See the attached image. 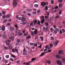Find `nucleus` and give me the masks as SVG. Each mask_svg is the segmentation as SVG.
<instances>
[{"label": "nucleus", "instance_id": "f257e3e1", "mask_svg": "<svg viewBox=\"0 0 65 65\" xmlns=\"http://www.w3.org/2000/svg\"><path fill=\"white\" fill-rule=\"evenodd\" d=\"M13 5L14 7H15L17 5V2L16 0H14L13 2Z\"/></svg>", "mask_w": 65, "mask_h": 65}, {"label": "nucleus", "instance_id": "f03ea898", "mask_svg": "<svg viewBox=\"0 0 65 65\" xmlns=\"http://www.w3.org/2000/svg\"><path fill=\"white\" fill-rule=\"evenodd\" d=\"M12 51L13 53H15V52L17 53H19L18 50L17 49V48H15V49H12Z\"/></svg>", "mask_w": 65, "mask_h": 65}, {"label": "nucleus", "instance_id": "7ed1b4c3", "mask_svg": "<svg viewBox=\"0 0 65 65\" xmlns=\"http://www.w3.org/2000/svg\"><path fill=\"white\" fill-rule=\"evenodd\" d=\"M5 26H3L2 27L0 26V30H2V31H5Z\"/></svg>", "mask_w": 65, "mask_h": 65}, {"label": "nucleus", "instance_id": "20e7f679", "mask_svg": "<svg viewBox=\"0 0 65 65\" xmlns=\"http://www.w3.org/2000/svg\"><path fill=\"white\" fill-rule=\"evenodd\" d=\"M57 63L58 64L60 65H62V61L60 60H58L57 62Z\"/></svg>", "mask_w": 65, "mask_h": 65}, {"label": "nucleus", "instance_id": "39448f33", "mask_svg": "<svg viewBox=\"0 0 65 65\" xmlns=\"http://www.w3.org/2000/svg\"><path fill=\"white\" fill-rule=\"evenodd\" d=\"M56 57L57 59H61V56L59 55H56Z\"/></svg>", "mask_w": 65, "mask_h": 65}, {"label": "nucleus", "instance_id": "423d86ee", "mask_svg": "<svg viewBox=\"0 0 65 65\" xmlns=\"http://www.w3.org/2000/svg\"><path fill=\"white\" fill-rule=\"evenodd\" d=\"M41 6H45L46 5V3L45 2H42L41 3Z\"/></svg>", "mask_w": 65, "mask_h": 65}, {"label": "nucleus", "instance_id": "0eeeda50", "mask_svg": "<svg viewBox=\"0 0 65 65\" xmlns=\"http://www.w3.org/2000/svg\"><path fill=\"white\" fill-rule=\"evenodd\" d=\"M33 21L34 24H36L37 23V20L36 19H34L33 20Z\"/></svg>", "mask_w": 65, "mask_h": 65}, {"label": "nucleus", "instance_id": "6e6552de", "mask_svg": "<svg viewBox=\"0 0 65 65\" xmlns=\"http://www.w3.org/2000/svg\"><path fill=\"white\" fill-rule=\"evenodd\" d=\"M10 42V40H8L6 42V44L7 45H9L10 44L9 43V42Z\"/></svg>", "mask_w": 65, "mask_h": 65}, {"label": "nucleus", "instance_id": "1a4fd4ad", "mask_svg": "<svg viewBox=\"0 0 65 65\" xmlns=\"http://www.w3.org/2000/svg\"><path fill=\"white\" fill-rule=\"evenodd\" d=\"M47 29H48L47 27H46V28L45 27H43V31H46L47 30Z\"/></svg>", "mask_w": 65, "mask_h": 65}, {"label": "nucleus", "instance_id": "9d476101", "mask_svg": "<svg viewBox=\"0 0 65 65\" xmlns=\"http://www.w3.org/2000/svg\"><path fill=\"white\" fill-rule=\"evenodd\" d=\"M20 32V31L19 29L18 28L16 29V33L17 34H18Z\"/></svg>", "mask_w": 65, "mask_h": 65}, {"label": "nucleus", "instance_id": "9b49d317", "mask_svg": "<svg viewBox=\"0 0 65 65\" xmlns=\"http://www.w3.org/2000/svg\"><path fill=\"white\" fill-rule=\"evenodd\" d=\"M63 53V51L62 50L60 51L58 53L59 55H61V54H62Z\"/></svg>", "mask_w": 65, "mask_h": 65}, {"label": "nucleus", "instance_id": "f8f14e48", "mask_svg": "<svg viewBox=\"0 0 65 65\" xmlns=\"http://www.w3.org/2000/svg\"><path fill=\"white\" fill-rule=\"evenodd\" d=\"M45 53H46V52H44L42 53L41 55L40 56V57H41V56H44V54H45Z\"/></svg>", "mask_w": 65, "mask_h": 65}, {"label": "nucleus", "instance_id": "ddd939ff", "mask_svg": "<svg viewBox=\"0 0 65 65\" xmlns=\"http://www.w3.org/2000/svg\"><path fill=\"white\" fill-rule=\"evenodd\" d=\"M31 38V37L30 36H28L26 37V39H30Z\"/></svg>", "mask_w": 65, "mask_h": 65}, {"label": "nucleus", "instance_id": "4468645a", "mask_svg": "<svg viewBox=\"0 0 65 65\" xmlns=\"http://www.w3.org/2000/svg\"><path fill=\"white\" fill-rule=\"evenodd\" d=\"M14 30V27H11L10 28V30L12 31H13Z\"/></svg>", "mask_w": 65, "mask_h": 65}, {"label": "nucleus", "instance_id": "2eb2a0df", "mask_svg": "<svg viewBox=\"0 0 65 65\" xmlns=\"http://www.w3.org/2000/svg\"><path fill=\"white\" fill-rule=\"evenodd\" d=\"M23 54L24 55H27V52L25 51L23 53Z\"/></svg>", "mask_w": 65, "mask_h": 65}, {"label": "nucleus", "instance_id": "dca6fc26", "mask_svg": "<svg viewBox=\"0 0 65 65\" xmlns=\"http://www.w3.org/2000/svg\"><path fill=\"white\" fill-rule=\"evenodd\" d=\"M11 15L10 14H9L7 15L6 16V18H9L10 17Z\"/></svg>", "mask_w": 65, "mask_h": 65}, {"label": "nucleus", "instance_id": "f3484780", "mask_svg": "<svg viewBox=\"0 0 65 65\" xmlns=\"http://www.w3.org/2000/svg\"><path fill=\"white\" fill-rule=\"evenodd\" d=\"M3 38L4 39H5L6 38V35H4L3 36Z\"/></svg>", "mask_w": 65, "mask_h": 65}, {"label": "nucleus", "instance_id": "a211bd4d", "mask_svg": "<svg viewBox=\"0 0 65 65\" xmlns=\"http://www.w3.org/2000/svg\"><path fill=\"white\" fill-rule=\"evenodd\" d=\"M47 63H48V64H50L51 63V62L50 61L48 60H47Z\"/></svg>", "mask_w": 65, "mask_h": 65}, {"label": "nucleus", "instance_id": "6ab92c4d", "mask_svg": "<svg viewBox=\"0 0 65 65\" xmlns=\"http://www.w3.org/2000/svg\"><path fill=\"white\" fill-rule=\"evenodd\" d=\"M54 44H55L54 45V46H57V44H58V43H55V42H53Z\"/></svg>", "mask_w": 65, "mask_h": 65}, {"label": "nucleus", "instance_id": "aec40b11", "mask_svg": "<svg viewBox=\"0 0 65 65\" xmlns=\"http://www.w3.org/2000/svg\"><path fill=\"white\" fill-rule=\"evenodd\" d=\"M27 11L28 12H31V9H27Z\"/></svg>", "mask_w": 65, "mask_h": 65}, {"label": "nucleus", "instance_id": "412c9836", "mask_svg": "<svg viewBox=\"0 0 65 65\" xmlns=\"http://www.w3.org/2000/svg\"><path fill=\"white\" fill-rule=\"evenodd\" d=\"M22 22H24L25 21V18L24 17L22 18Z\"/></svg>", "mask_w": 65, "mask_h": 65}, {"label": "nucleus", "instance_id": "4be33fe9", "mask_svg": "<svg viewBox=\"0 0 65 65\" xmlns=\"http://www.w3.org/2000/svg\"><path fill=\"white\" fill-rule=\"evenodd\" d=\"M14 37H10L9 39L11 40H12L13 39Z\"/></svg>", "mask_w": 65, "mask_h": 65}, {"label": "nucleus", "instance_id": "5701e85b", "mask_svg": "<svg viewBox=\"0 0 65 65\" xmlns=\"http://www.w3.org/2000/svg\"><path fill=\"white\" fill-rule=\"evenodd\" d=\"M37 29L35 30V31H34V33L35 34H37Z\"/></svg>", "mask_w": 65, "mask_h": 65}, {"label": "nucleus", "instance_id": "b1692460", "mask_svg": "<svg viewBox=\"0 0 65 65\" xmlns=\"http://www.w3.org/2000/svg\"><path fill=\"white\" fill-rule=\"evenodd\" d=\"M37 24L38 25H40V21H38Z\"/></svg>", "mask_w": 65, "mask_h": 65}, {"label": "nucleus", "instance_id": "393cba45", "mask_svg": "<svg viewBox=\"0 0 65 65\" xmlns=\"http://www.w3.org/2000/svg\"><path fill=\"white\" fill-rule=\"evenodd\" d=\"M45 9L46 10H48V8L47 7V6H46L45 7Z\"/></svg>", "mask_w": 65, "mask_h": 65}, {"label": "nucleus", "instance_id": "a878e982", "mask_svg": "<svg viewBox=\"0 0 65 65\" xmlns=\"http://www.w3.org/2000/svg\"><path fill=\"white\" fill-rule=\"evenodd\" d=\"M40 39H41V41H43V38L42 37H40Z\"/></svg>", "mask_w": 65, "mask_h": 65}, {"label": "nucleus", "instance_id": "bb28decb", "mask_svg": "<svg viewBox=\"0 0 65 65\" xmlns=\"http://www.w3.org/2000/svg\"><path fill=\"white\" fill-rule=\"evenodd\" d=\"M62 61L63 63H65V58H63L62 59Z\"/></svg>", "mask_w": 65, "mask_h": 65}, {"label": "nucleus", "instance_id": "cd10ccee", "mask_svg": "<svg viewBox=\"0 0 65 65\" xmlns=\"http://www.w3.org/2000/svg\"><path fill=\"white\" fill-rule=\"evenodd\" d=\"M6 57L7 59H8L9 57V55H7L6 56Z\"/></svg>", "mask_w": 65, "mask_h": 65}, {"label": "nucleus", "instance_id": "c85d7f7f", "mask_svg": "<svg viewBox=\"0 0 65 65\" xmlns=\"http://www.w3.org/2000/svg\"><path fill=\"white\" fill-rule=\"evenodd\" d=\"M44 21H45V20H42V21H41V24H43Z\"/></svg>", "mask_w": 65, "mask_h": 65}, {"label": "nucleus", "instance_id": "c756f323", "mask_svg": "<svg viewBox=\"0 0 65 65\" xmlns=\"http://www.w3.org/2000/svg\"><path fill=\"white\" fill-rule=\"evenodd\" d=\"M36 58H33L32 59L31 61H35V60H36Z\"/></svg>", "mask_w": 65, "mask_h": 65}, {"label": "nucleus", "instance_id": "7c9ffc66", "mask_svg": "<svg viewBox=\"0 0 65 65\" xmlns=\"http://www.w3.org/2000/svg\"><path fill=\"white\" fill-rule=\"evenodd\" d=\"M34 6L35 7H38V5L36 4Z\"/></svg>", "mask_w": 65, "mask_h": 65}, {"label": "nucleus", "instance_id": "2f4dec72", "mask_svg": "<svg viewBox=\"0 0 65 65\" xmlns=\"http://www.w3.org/2000/svg\"><path fill=\"white\" fill-rule=\"evenodd\" d=\"M30 44L31 46H33L34 45V44L32 43H30Z\"/></svg>", "mask_w": 65, "mask_h": 65}, {"label": "nucleus", "instance_id": "473e14b6", "mask_svg": "<svg viewBox=\"0 0 65 65\" xmlns=\"http://www.w3.org/2000/svg\"><path fill=\"white\" fill-rule=\"evenodd\" d=\"M2 13L3 14H5V13H6V12L5 11H2Z\"/></svg>", "mask_w": 65, "mask_h": 65}, {"label": "nucleus", "instance_id": "72a5a7b5", "mask_svg": "<svg viewBox=\"0 0 65 65\" xmlns=\"http://www.w3.org/2000/svg\"><path fill=\"white\" fill-rule=\"evenodd\" d=\"M50 30L51 32H53V31H54V29H53V28H50Z\"/></svg>", "mask_w": 65, "mask_h": 65}, {"label": "nucleus", "instance_id": "f704fd0d", "mask_svg": "<svg viewBox=\"0 0 65 65\" xmlns=\"http://www.w3.org/2000/svg\"><path fill=\"white\" fill-rule=\"evenodd\" d=\"M40 12H41V11H40V10H38L37 11V12L38 13H39Z\"/></svg>", "mask_w": 65, "mask_h": 65}, {"label": "nucleus", "instance_id": "c9c22d12", "mask_svg": "<svg viewBox=\"0 0 65 65\" xmlns=\"http://www.w3.org/2000/svg\"><path fill=\"white\" fill-rule=\"evenodd\" d=\"M10 60L12 61V62H13V61H14V60H13V59L12 58H11L10 59Z\"/></svg>", "mask_w": 65, "mask_h": 65}, {"label": "nucleus", "instance_id": "e433bc0d", "mask_svg": "<svg viewBox=\"0 0 65 65\" xmlns=\"http://www.w3.org/2000/svg\"><path fill=\"white\" fill-rule=\"evenodd\" d=\"M11 36V37H12L14 36V34L13 33H11V34L10 35Z\"/></svg>", "mask_w": 65, "mask_h": 65}, {"label": "nucleus", "instance_id": "4c0bfd02", "mask_svg": "<svg viewBox=\"0 0 65 65\" xmlns=\"http://www.w3.org/2000/svg\"><path fill=\"white\" fill-rule=\"evenodd\" d=\"M15 28H16V29H18V25L17 24H16L15 25Z\"/></svg>", "mask_w": 65, "mask_h": 65}, {"label": "nucleus", "instance_id": "58836bf2", "mask_svg": "<svg viewBox=\"0 0 65 65\" xmlns=\"http://www.w3.org/2000/svg\"><path fill=\"white\" fill-rule=\"evenodd\" d=\"M6 22H7V20L6 19H5L4 21V23H6Z\"/></svg>", "mask_w": 65, "mask_h": 65}, {"label": "nucleus", "instance_id": "ea45409f", "mask_svg": "<svg viewBox=\"0 0 65 65\" xmlns=\"http://www.w3.org/2000/svg\"><path fill=\"white\" fill-rule=\"evenodd\" d=\"M41 19H42V20H44V16H42L41 18Z\"/></svg>", "mask_w": 65, "mask_h": 65}, {"label": "nucleus", "instance_id": "a19ab883", "mask_svg": "<svg viewBox=\"0 0 65 65\" xmlns=\"http://www.w3.org/2000/svg\"><path fill=\"white\" fill-rule=\"evenodd\" d=\"M45 25L46 26H48V23H47V22H46L45 23Z\"/></svg>", "mask_w": 65, "mask_h": 65}, {"label": "nucleus", "instance_id": "79ce46f5", "mask_svg": "<svg viewBox=\"0 0 65 65\" xmlns=\"http://www.w3.org/2000/svg\"><path fill=\"white\" fill-rule=\"evenodd\" d=\"M56 31H57V32H59V29H58V28H56Z\"/></svg>", "mask_w": 65, "mask_h": 65}, {"label": "nucleus", "instance_id": "37998d69", "mask_svg": "<svg viewBox=\"0 0 65 65\" xmlns=\"http://www.w3.org/2000/svg\"><path fill=\"white\" fill-rule=\"evenodd\" d=\"M23 35V33H22V32H20L19 34V36H21V35Z\"/></svg>", "mask_w": 65, "mask_h": 65}, {"label": "nucleus", "instance_id": "c03bdc74", "mask_svg": "<svg viewBox=\"0 0 65 65\" xmlns=\"http://www.w3.org/2000/svg\"><path fill=\"white\" fill-rule=\"evenodd\" d=\"M18 19L19 20H22V18L21 17H19L18 18Z\"/></svg>", "mask_w": 65, "mask_h": 65}, {"label": "nucleus", "instance_id": "a18cd8bd", "mask_svg": "<svg viewBox=\"0 0 65 65\" xmlns=\"http://www.w3.org/2000/svg\"><path fill=\"white\" fill-rule=\"evenodd\" d=\"M62 0H58V1L59 3H61V2H62Z\"/></svg>", "mask_w": 65, "mask_h": 65}, {"label": "nucleus", "instance_id": "49530a36", "mask_svg": "<svg viewBox=\"0 0 65 65\" xmlns=\"http://www.w3.org/2000/svg\"><path fill=\"white\" fill-rule=\"evenodd\" d=\"M9 49H12V46H11L10 45L9 46Z\"/></svg>", "mask_w": 65, "mask_h": 65}, {"label": "nucleus", "instance_id": "de8ad7c7", "mask_svg": "<svg viewBox=\"0 0 65 65\" xmlns=\"http://www.w3.org/2000/svg\"><path fill=\"white\" fill-rule=\"evenodd\" d=\"M11 56L12 57H13V58H15V57H16L14 55H12Z\"/></svg>", "mask_w": 65, "mask_h": 65}, {"label": "nucleus", "instance_id": "09e8293b", "mask_svg": "<svg viewBox=\"0 0 65 65\" xmlns=\"http://www.w3.org/2000/svg\"><path fill=\"white\" fill-rule=\"evenodd\" d=\"M62 7V4H60L59 5V7L60 8Z\"/></svg>", "mask_w": 65, "mask_h": 65}, {"label": "nucleus", "instance_id": "8fccbe9b", "mask_svg": "<svg viewBox=\"0 0 65 65\" xmlns=\"http://www.w3.org/2000/svg\"><path fill=\"white\" fill-rule=\"evenodd\" d=\"M20 41H21V40L19 39H17V42L18 43H19V42H20Z\"/></svg>", "mask_w": 65, "mask_h": 65}, {"label": "nucleus", "instance_id": "3c124183", "mask_svg": "<svg viewBox=\"0 0 65 65\" xmlns=\"http://www.w3.org/2000/svg\"><path fill=\"white\" fill-rule=\"evenodd\" d=\"M36 12L35 11H34L33 12L32 14H36Z\"/></svg>", "mask_w": 65, "mask_h": 65}, {"label": "nucleus", "instance_id": "603ef678", "mask_svg": "<svg viewBox=\"0 0 65 65\" xmlns=\"http://www.w3.org/2000/svg\"><path fill=\"white\" fill-rule=\"evenodd\" d=\"M62 32H63V33H64V32H65V30L64 29H63L62 30Z\"/></svg>", "mask_w": 65, "mask_h": 65}, {"label": "nucleus", "instance_id": "864d4df0", "mask_svg": "<svg viewBox=\"0 0 65 65\" xmlns=\"http://www.w3.org/2000/svg\"><path fill=\"white\" fill-rule=\"evenodd\" d=\"M31 34L32 35H34V33L32 31L31 32Z\"/></svg>", "mask_w": 65, "mask_h": 65}, {"label": "nucleus", "instance_id": "5fc2aeb1", "mask_svg": "<svg viewBox=\"0 0 65 65\" xmlns=\"http://www.w3.org/2000/svg\"><path fill=\"white\" fill-rule=\"evenodd\" d=\"M24 35L25 36H27V35H28V34H27L25 33L24 34Z\"/></svg>", "mask_w": 65, "mask_h": 65}, {"label": "nucleus", "instance_id": "6e6d98bb", "mask_svg": "<svg viewBox=\"0 0 65 65\" xmlns=\"http://www.w3.org/2000/svg\"><path fill=\"white\" fill-rule=\"evenodd\" d=\"M54 1L53 0H52L51 1V4H54Z\"/></svg>", "mask_w": 65, "mask_h": 65}, {"label": "nucleus", "instance_id": "4d7b16f0", "mask_svg": "<svg viewBox=\"0 0 65 65\" xmlns=\"http://www.w3.org/2000/svg\"><path fill=\"white\" fill-rule=\"evenodd\" d=\"M22 24L23 25H25L26 24V23L25 22H23L22 23Z\"/></svg>", "mask_w": 65, "mask_h": 65}, {"label": "nucleus", "instance_id": "13d9d810", "mask_svg": "<svg viewBox=\"0 0 65 65\" xmlns=\"http://www.w3.org/2000/svg\"><path fill=\"white\" fill-rule=\"evenodd\" d=\"M50 46L51 47H53V45L52 44H50Z\"/></svg>", "mask_w": 65, "mask_h": 65}, {"label": "nucleus", "instance_id": "bf43d9fd", "mask_svg": "<svg viewBox=\"0 0 65 65\" xmlns=\"http://www.w3.org/2000/svg\"><path fill=\"white\" fill-rule=\"evenodd\" d=\"M5 62L6 63H8V60H6L5 61Z\"/></svg>", "mask_w": 65, "mask_h": 65}, {"label": "nucleus", "instance_id": "052dcab7", "mask_svg": "<svg viewBox=\"0 0 65 65\" xmlns=\"http://www.w3.org/2000/svg\"><path fill=\"white\" fill-rule=\"evenodd\" d=\"M20 61L19 60H18L17 61L16 63H17V64H18V63H20Z\"/></svg>", "mask_w": 65, "mask_h": 65}, {"label": "nucleus", "instance_id": "680f3d73", "mask_svg": "<svg viewBox=\"0 0 65 65\" xmlns=\"http://www.w3.org/2000/svg\"><path fill=\"white\" fill-rule=\"evenodd\" d=\"M8 22H11V19H9L8 20Z\"/></svg>", "mask_w": 65, "mask_h": 65}, {"label": "nucleus", "instance_id": "e2e57ef3", "mask_svg": "<svg viewBox=\"0 0 65 65\" xmlns=\"http://www.w3.org/2000/svg\"><path fill=\"white\" fill-rule=\"evenodd\" d=\"M6 15H4L3 16V19H5V18L6 17Z\"/></svg>", "mask_w": 65, "mask_h": 65}, {"label": "nucleus", "instance_id": "0e129e2a", "mask_svg": "<svg viewBox=\"0 0 65 65\" xmlns=\"http://www.w3.org/2000/svg\"><path fill=\"white\" fill-rule=\"evenodd\" d=\"M54 39V38L53 37H51V40H53Z\"/></svg>", "mask_w": 65, "mask_h": 65}, {"label": "nucleus", "instance_id": "69168bd1", "mask_svg": "<svg viewBox=\"0 0 65 65\" xmlns=\"http://www.w3.org/2000/svg\"><path fill=\"white\" fill-rule=\"evenodd\" d=\"M23 13H24V14H25L26 13V11H24L23 12Z\"/></svg>", "mask_w": 65, "mask_h": 65}, {"label": "nucleus", "instance_id": "338daca9", "mask_svg": "<svg viewBox=\"0 0 65 65\" xmlns=\"http://www.w3.org/2000/svg\"><path fill=\"white\" fill-rule=\"evenodd\" d=\"M54 32L55 34H57V31H56V30H55Z\"/></svg>", "mask_w": 65, "mask_h": 65}, {"label": "nucleus", "instance_id": "774afa93", "mask_svg": "<svg viewBox=\"0 0 65 65\" xmlns=\"http://www.w3.org/2000/svg\"><path fill=\"white\" fill-rule=\"evenodd\" d=\"M47 51V49L46 48L44 50V52H46Z\"/></svg>", "mask_w": 65, "mask_h": 65}]
</instances>
